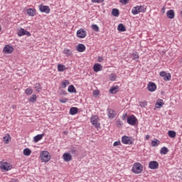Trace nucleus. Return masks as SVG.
Returning <instances> with one entry per match:
<instances>
[{
	"label": "nucleus",
	"mask_w": 182,
	"mask_h": 182,
	"mask_svg": "<svg viewBox=\"0 0 182 182\" xmlns=\"http://www.w3.org/2000/svg\"><path fill=\"white\" fill-rule=\"evenodd\" d=\"M159 76L164 77V80L168 81L171 80V75L170 73H166L165 71H161L159 73Z\"/></svg>",
	"instance_id": "7"
},
{
	"label": "nucleus",
	"mask_w": 182,
	"mask_h": 182,
	"mask_svg": "<svg viewBox=\"0 0 182 182\" xmlns=\"http://www.w3.org/2000/svg\"><path fill=\"white\" fill-rule=\"evenodd\" d=\"M40 158L43 163H48L50 161V154L48 151H43L40 154Z\"/></svg>",
	"instance_id": "2"
},
{
	"label": "nucleus",
	"mask_w": 182,
	"mask_h": 182,
	"mask_svg": "<svg viewBox=\"0 0 182 182\" xmlns=\"http://www.w3.org/2000/svg\"><path fill=\"white\" fill-rule=\"evenodd\" d=\"M17 35H18L19 36H23L25 35H26V36H31V33L22 28H21L17 33Z\"/></svg>",
	"instance_id": "11"
},
{
	"label": "nucleus",
	"mask_w": 182,
	"mask_h": 182,
	"mask_svg": "<svg viewBox=\"0 0 182 182\" xmlns=\"http://www.w3.org/2000/svg\"><path fill=\"white\" fill-rule=\"evenodd\" d=\"M139 106H141V107H146V106H147V102L146 101L140 102Z\"/></svg>",
	"instance_id": "42"
},
{
	"label": "nucleus",
	"mask_w": 182,
	"mask_h": 182,
	"mask_svg": "<svg viewBox=\"0 0 182 182\" xmlns=\"http://www.w3.org/2000/svg\"><path fill=\"white\" fill-rule=\"evenodd\" d=\"M119 32H126V27L123 23H119L117 26Z\"/></svg>",
	"instance_id": "23"
},
{
	"label": "nucleus",
	"mask_w": 182,
	"mask_h": 182,
	"mask_svg": "<svg viewBox=\"0 0 182 182\" xmlns=\"http://www.w3.org/2000/svg\"><path fill=\"white\" fill-rule=\"evenodd\" d=\"M45 136V134H38L33 137L34 143H38L40 140H42Z\"/></svg>",
	"instance_id": "20"
},
{
	"label": "nucleus",
	"mask_w": 182,
	"mask_h": 182,
	"mask_svg": "<svg viewBox=\"0 0 182 182\" xmlns=\"http://www.w3.org/2000/svg\"><path fill=\"white\" fill-rule=\"evenodd\" d=\"M149 167L151 170H156V168H159V162L156 161H151L149 164Z\"/></svg>",
	"instance_id": "12"
},
{
	"label": "nucleus",
	"mask_w": 182,
	"mask_h": 182,
	"mask_svg": "<svg viewBox=\"0 0 182 182\" xmlns=\"http://www.w3.org/2000/svg\"><path fill=\"white\" fill-rule=\"evenodd\" d=\"M32 151L29 148H26L23 149L24 156H31Z\"/></svg>",
	"instance_id": "30"
},
{
	"label": "nucleus",
	"mask_w": 182,
	"mask_h": 182,
	"mask_svg": "<svg viewBox=\"0 0 182 182\" xmlns=\"http://www.w3.org/2000/svg\"><path fill=\"white\" fill-rule=\"evenodd\" d=\"M92 29H93L95 31V32H100V31L99 28V26H97V24H92Z\"/></svg>",
	"instance_id": "38"
},
{
	"label": "nucleus",
	"mask_w": 182,
	"mask_h": 182,
	"mask_svg": "<svg viewBox=\"0 0 182 182\" xmlns=\"http://www.w3.org/2000/svg\"><path fill=\"white\" fill-rule=\"evenodd\" d=\"M94 96H99V90H95L93 92Z\"/></svg>",
	"instance_id": "49"
},
{
	"label": "nucleus",
	"mask_w": 182,
	"mask_h": 182,
	"mask_svg": "<svg viewBox=\"0 0 182 182\" xmlns=\"http://www.w3.org/2000/svg\"><path fill=\"white\" fill-rule=\"evenodd\" d=\"M132 171L134 174H140L143 171V165L139 162L135 163L132 166Z\"/></svg>",
	"instance_id": "3"
},
{
	"label": "nucleus",
	"mask_w": 182,
	"mask_h": 182,
	"mask_svg": "<svg viewBox=\"0 0 182 182\" xmlns=\"http://www.w3.org/2000/svg\"><path fill=\"white\" fill-rule=\"evenodd\" d=\"M103 69V66L99 63H95L93 66V70L94 72H100Z\"/></svg>",
	"instance_id": "19"
},
{
	"label": "nucleus",
	"mask_w": 182,
	"mask_h": 182,
	"mask_svg": "<svg viewBox=\"0 0 182 182\" xmlns=\"http://www.w3.org/2000/svg\"><path fill=\"white\" fill-rule=\"evenodd\" d=\"M112 15L113 16H119V15H120V11H119V9H113L112 11Z\"/></svg>",
	"instance_id": "29"
},
{
	"label": "nucleus",
	"mask_w": 182,
	"mask_h": 182,
	"mask_svg": "<svg viewBox=\"0 0 182 182\" xmlns=\"http://www.w3.org/2000/svg\"><path fill=\"white\" fill-rule=\"evenodd\" d=\"M77 52H85L86 50V46L85 44L80 43L77 46Z\"/></svg>",
	"instance_id": "18"
},
{
	"label": "nucleus",
	"mask_w": 182,
	"mask_h": 182,
	"mask_svg": "<svg viewBox=\"0 0 182 182\" xmlns=\"http://www.w3.org/2000/svg\"><path fill=\"white\" fill-rule=\"evenodd\" d=\"M68 91L69 93H76V88L73 85H71L68 87Z\"/></svg>",
	"instance_id": "28"
},
{
	"label": "nucleus",
	"mask_w": 182,
	"mask_h": 182,
	"mask_svg": "<svg viewBox=\"0 0 182 182\" xmlns=\"http://www.w3.org/2000/svg\"><path fill=\"white\" fill-rule=\"evenodd\" d=\"M36 100H37L36 95H33L29 98V102H31V103H35V102H36Z\"/></svg>",
	"instance_id": "35"
},
{
	"label": "nucleus",
	"mask_w": 182,
	"mask_h": 182,
	"mask_svg": "<svg viewBox=\"0 0 182 182\" xmlns=\"http://www.w3.org/2000/svg\"><path fill=\"white\" fill-rule=\"evenodd\" d=\"M58 72H65V70H66V66H65V65L58 64Z\"/></svg>",
	"instance_id": "27"
},
{
	"label": "nucleus",
	"mask_w": 182,
	"mask_h": 182,
	"mask_svg": "<svg viewBox=\"0 0 182 182\" xmlns=\"http://www.w3.org/2000/svg\"><path fill=\"white\" fill-rule=\"evenodd\" d=\"M150 139V135H146V140H149Z\"/></svg>",
	"instance_id": "53"
},
{
	"label": "nucleus",
	"mask_w": 182,
	"mask_h": 182,
	"mask_svg": "<svg viewBox=\"0 0 182 182\" xmlns=\"http://www.w3.org/2000/svg\"><path fill=\"white\" fill-rule=\"evenodd\" d=\"M116 79H117V75H116V74H114V73L110 74L109 80H111V82H114V80H116Z\"/></svg>",
	"instance_id": "34"
},
{
	"label": "nucleus",
	"mask_w": 182,
	"mask_h": 182,
	"mask_svg": "<svg viewBox=\"0 0 182 182\" xmlns=\"http://www.w3.org/2000/svg\"><path fill=\"white\" fill-rule=\"evenodd\" d=\"M27 14L29 16H35L36 15V9H28Z\"/></svg>",
	"instance_id": "21"
},
{
	"label": "nucleus",
	"mask_w": 182,
	"mask_h": 182,
	"mask_svg": "<svg viewBox=\"0 0 182 182\" xmlns=\"http://www.w3.org/2000/svg\"><path fill=\"white\" fill-rule=\"evenodd\" d=\"M108 117L109 119H114V117H116V114L114 113V110H108Z\"/></svg>",
	"instance_id": "25"
},
{
	"label": "nucleus",
	"mask_w": 182,
	"mask_h": 182,
	"mask_svg": "<svg viewBox=\"0 0 182 182\" xmlns=\"http://www.w3.org/2000/svg\"><path fill=\"white\" fill-rule=\"evenodd\" d=\"M127 122L130 126H136L137 123V118L134 115H130L127 117Z\"/></svg>",
	"instance_id": "5"
},
{
	"label": "nucleus",
	"mask_w": 182,
	"mask_h": 182,
	"mask_svg": "<svg viewBox=\"0 0 182 182\" xmlns=\"http://www.w3.org/2000/svg\"><path fill=\"white\" fill-rule=\"evenodd\" d=\"M132 59L133 60H139V53H132Z\"/></svg>",
	"instance_id": "40"
},
{
	"label": "nucleus",
	"mask_w": 182,
	"mask_h": 182,
	"mask_svg": "<svg viewBox=\"0 0 182 182\" xmlns=\"http://www.w3.org/2000/svg\"><path fill=\"white\" fill-rule=\"evenodd\" d=\"M70 153H71V154H77V150H76L75 148H73L70 149Z\"/></svg>",
	"instance_id": "44"
},
{
	"label": "nucleus",
	"mask_w": 182,
	"mask_h": 182,
	"mask_svg": "<svg viewBox=\"0 0 182 182\" xmlns=\"http://www.w3.org/2000/svg\"><path fill=\"white\" fill-rule=\"evenodd\" d=\"M168 152V148L164 146L161 149L160 154H167Z\"/></svg>",
	"instance_id": "31"
},
{
	"label": "nucleus",
	"mask_w": 182,
	"mask_h": 182,
	"mask_svg": "<svg viewBox=\"0 0 182 182\" xmlns=\"http://www.w3.org/2000/svg\"><path fill=\"white\" fill-rule=\"evenodd\" d=\"M127 118V114H124L122 117V120H126Z\"/></svg>",
	"instance_id": "50"
},
{
	"label": "nucleus",
	"mask_w": 182,
	"mask_h": 182,
	"mask_svg": "<svg viewBox=\"0 0 182 182\" xmlns=\"http://www.w3.org/2000/svg\"><path fill=\"white\" fill-rule=\"evenodd\" d=\"M63 53H65V55H67V56H72V51H70V50L65 48L63 50Z\"/></svg>",
	"instance_id": "36"
},
{
	"label": "nucleus",
	"mask_w": 182,
	"mask_h": 182,
	"mask_svg": "<svg viewBox=\"0 0 182 182\" xmlns=\"http://www.w3.org/2000/svg\"><path fill=\"white\" fill-rule=\"evenodd\" d=\"M164 105V102L163 101V100H159L158 102H156L155 106L156 107L160 109L161 107H163Z\"/></svg>",
	"instance_id": "26"
},
{
	"label": "nucleus",
	"mask_w": 182,
	"mask_h": 182,
	"mask_svg": "<svg viewBox=\"0 0 182 182\" xmlns=\"http://www.w3.org/2000/svg\"><path fill=\"white\" fill-rule=\"evenodd\" d=\"M159 144H160V141L157 139H155L151 142V146L152 147H157V146H159Z\"/></svg>",
	"instance_id": "24"
},
{
	"label": "nucleus",
	"mask_w": 182,
	"mask_h": 182,
	"mask_svg": "<svg viewBox=\"0 0 182 182\" xmlns=\"http://www.w3.org/2000/svg\"><path fill=\"white\" fill-rule=\"evenodd\" d=\"M116 123H117V126L118 127H120V126L123 125V122H122V121L120 119L117 120Z\"/></svg>",
	"instance_id": "45"
},
{
	"label": "nucleus",
	"mask_w": 182,
	"mask_h": 182,
	"mask_svg": "<svg viewBox=\"0 0 182 182\" xmlns=\"http://www.w3.org/2000/svg\"><path fill=\"white\" fill-rule=\"evenodd\" d=\"M63 159L64 160V161H72V155H70V153H64L63 155Z\"/></svg>",
	"instance_id": "14"
},
{
	"label": "nucleus",
	"mask_w": 182,
	"mask_h": 182,
	"mask_svg": "<svg viewBox=\"0 0 182 182\" xmlns=\"http://www.w3.org/2000/svg\"><path fill=\"white\" fill-rule=\"evenodd\" d=\"M157 89V85H156V83L153 82H149L147 85V90L149 92H156V90Z\"/></svg>",
	"instance_id": "8"
},
{
	"label": "nucleus",
	"mask_w": 182,
	"mask_h": 182,
	"mask_svg": "<svg viewBox=\"0 0 182 182\" xmlns=\"http://www.w3.org/2000/svg\"><path fill=\"white\" fill-rule=\"evenodd\" d=\"M1 170H4V171H9V170H11V168H12V166H11V164H9V163L4 162L1 165Z\"/></svg>",
	"instance_id": "13"
},
{
	"label": "nucleus",
	"mask_w": 182,
	"mask_h": 182,
	"mask_svg": "<svg viewBox=\"0 0 182 182\" xmlns=\"http://www.w3.org/2000/svg\"><path fill=\"white\" fill-rule=\"evenodd\" d=\"M120 144H122V142H120V141H117L114 142L113 146H114V147H116L117 146H120Z\"/></svg>",
	"instance_id": "46"
},
{
	"label": "nucleus",
	"mask_w": 182,
	"mask_h": 182,
	"mask_svg": "<svg viewBox=\"0 0 182 182\" xmlns=\"http://www.w3.org/2000/svg\"><path fill=\"white\" fill-rule=\"evenodd\" d=\"M146 11H147L146 6H136L132 9V14H133V15H137L138 14H140V12L144 14Z\"/></svg>",
	"instance_id": "1"
},
{
	"label": "nucleus",
	"mask_w": 182,
	"mask_h": 182,
	"mask_svg": "<svg viewBox=\"0 0 182 182\" xmlns=\"http://www.w3.org/2000/svg\"><path fill=\"white\" fill-rule=\"evenodd\" d=\"M36 92H41L42 87H41V84H36L35 86Z\"/></svg>",
	"instance_id": "41"
},
{
	"label": "nucleus",
	"mask_w": 182,
	"mask_h": 182,
	"mask_svg": "<svg viewBox=\"0 0 182 182\" xmlns=\"http://www.w3.org/2000/svg\"><path fill=\"white\" fill-rule=\"evenodd\" d=\"M77 112H79V109H77V107H73L70 109V114H72V116L77 114Z\"/></svg>",
	"instance_id": "22"
},
{
	"label": "nucleus",
	"mask_w": 182,
	"mask_h": 182,
	"mask_svg": "<svg viewBox=\"0 0 182 182\" xmlns=\"http://www.w3.org/2000/svg\"><path fill=\"white\" fill-rule=\"evenodd\" d=\"M66 134V132H64V134Z\"/></svg>",
	"instance_id": "54"
},
{
	"label": "nucleus",
	"mask_w": 182,
	"mask_h": 182,
	"mask_svg": "<svg viewBox=\"0 0 182 182\" xmlns=\"http://www.w3.org/2000/svg\"><path fill=\"white\" fill-rule=\"evenodd\" d=\"M166 16L168 19H174V16H176V14L174 13V10L171 9L166 12Z\"/></svg>",
	"instance_id": "15"
},
{
	"label": "nucleus",
	"mask_w": 182,
	"mask_h": 182,
	"mask_svg": "<svg viewBox=\"0 0 182 182\" xmlns=\"http://www.w3.org/2000/svg\"><path fill=\"white\" fill-rule=\"evenodd\" d=\"M77 36L80 38V39H83V38H86V31L83 28H80L77 31Z\"/></svg>",
	"instance_id": "9"
},
{
	"label": "nucleus",
	"mask_w": 182,
	"mask_h": 182,
	"mask_svg": "<svg viewBox=\"0 0 182 182\" xmlns=\"http://www.w3.org/2000/svg\"><path fill=\"white\" fill-rule=\"evenodd\" d=\"M39 11L40 12L44 14H49L50 12V8L49 7V6H45L41 4L39 6Z\"/></svg>",
	"instance_id": "6"
},
{
	"label": "nucleus",
	"mask_w": 182,
	"mask_h": 182,
	"mask_svg": "<svg viewBox=\"0 0 182 182\" xmlns=\"http://www.w3.org/2000/svg\"><path fill=\"white\" fill-rule=\"evenodd\" d=\"M168 136L171 139H174V137H176V132L174 131L170 130L168 132Z\"/></svg>",
	"instance_id": "33"
},
{
	"label": "nucleus",
	"mask_w": 182,
	"mask_h": 182,
	"mask_svg": "<svg viewBox=\"0 0 182 182\" xmlns=\"http://www.w3.org/2000/svg\"><path fill=\"white\" fill-rule=\"evenodd\" d=\"M70 85L69 80H64V81L62 82L61 86H62V87H63V89H65V87H66V86H68V85Z\"/></svg>",
	"instance_id": "39"
},
{
	"label": "nucleus",
	"mask_w": 182,
	"mask_h": 182,
	"mask_svg": "<svg viewBox=\"0 0 182 182\" xmlns=\"http://www.w3.org/2000/svg\"><path fill=\"white\" fill-rule=\"evenodd\" d=\"M122 143H123V144H133V141L132 139H130V137L127 136H123L122 137Z\"/></svg>",
	"instance_id": "10"
},
{
	"label": "nucleus",
	"mask_w": 182,
	"mask_h": 182,
	"mask_svg": "<svg viewBox=\"0 0 182 182\" xmlns=\"http://www.w3.org/2000/svg\"><path fill=\"white\" fill-rule=\"evenodd\" d=\"M119 2L124 5H127V4H129V0H119Z\"/></svg>",
	"instance_id": "47"
},
{
	"label": "nucleus",
	"mask_w": 182,
	"mask_h": 182,
	"mask_svg": "<svg viewBox=\"0 0 182 182\" xmlns=\"http://www.w3.org/2000/svg\"><path fill=\"white\" fill-rule=\"evenodd\" d=\"M68 98H62L60 100V103H66L68 102Z\"/></svg>",
	"instance_id": "48"
},
{
	"label": "nucleus",
	"mask_w": 182,
	"mask_h": 182,
	"mask_svg": "<svg viewBox=\"0 0 182 182\" xmlns=\"http://www.w3.org/2000/svg\"><path fill=\"white\" fill-rule=\"evenodd\" d=\"M10 139H11V136L8 134H7V136H5L3 137L4 142L6 144H8V143H9Z\"/></svg>",
	"instance_id": "32"
},
{
	"label": "nucleus",
	"mask_w": 182,
	"mask_h": 182,
	"mask_svg": "<svg viewBox=\"0 0 182 182\" xmlns=\"http://www.w3.org/2000/svg\"><path fill=\"white\" fill-rule=\"evenodd\" d=\"M25 93L26 95H27L28 96H30V95H32V93H33V90H32L31 88H27L25 90Z\"/></svg>",
	"instance_id": "37"
},
{
	"label": "nucleus",
	"mask_w": 182,
	"mask_h": 182,
	"mask_svg": "<svg viewBox=\"0 0 182 182\" xmlns=\"http://www.w3.org/2000/svg\"><path fill=\"white\" fill-rule=\"evenodd\" d=\"M97 60H98V62L102 63L103 62V57L99 56Z\"/></svg>",
	"instance_id": "51"
},
{
	"label": "nucleus",
	"mask_w": 182,
	"mask_h": 182,
	"mask_svg": "<svg viewBox=\"0 0 182 182\" xmlns=\"http://www.w3.org/2000/svg\"><path fill=\"white\" fill-rule=\"evenodd\" d=\"M90 122L95 129H99V127H100V123H99V117H97V115H92L90 119Z\"/></svg>",
	"instance_id": "4"
},
{
	"label": "nucleus",
	"mask_w": 182,
	"mask_h": 182,
	"mask_svg": "<svg viewBox=\"0 0 182 182\" xmlns=\"http://www.w3.org/2000/svg\"><path fill=\"white\" fill-rule=\"evenodd\" d=\"M3 50L5 52V53L11 54L12 52H14V47L7 45L4 48Z\"/></svg>",
	"instance_id": "16"
},
{
	"label": "nucleus",
	"mask_w": 182,
	"mask_h": 182,
	"mask_svg": "<svg viewBox=\"0 0 182 182\" xmlns=\"http://www.w3.org/2000/svg\"><path fill=\"white\" fill-rule=\"evenodd\" d=\"M109 92L112 95H116V93H117V92H119V86L116 85V86L111 87Z\"/></svg>",
	"instance_id": "17"
},
{
	"label": "nucleus",
	"mask_w": 182,
	"mask_h": 182,
	"mask_svg": "<svg viewBox=\"0 0 182 182\" xmlns=\"http://www.w3.org/2000/svg\"><path fill=\"white\" fill-rule=\"evenodd\" d=\"M92 4H102L105 0H92Z\"/></svg>",
	"instance_id": "43"
},
{
	"label": "nucleus",
	"mask_w": 182,
	"mask_h": 182,
	"mask_svg": "<svg viewBox=\"0 0 182 182\" xmlns=\"http://www.w3.org/2000/svg\"><path fill=\"white\" fill-rule=\"evenodd\" d=\"M61 92L63 95H68L65 90H62Z\"/></svg>",
	"instance_id": "52"
}]
</instances>
